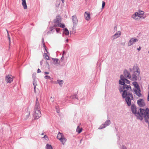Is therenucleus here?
<instances>
[{"label":"nucleus","mask_w":149,"mask_h":149,"mask_svg":"<svg viewBox=\"0 0 149 149\" xmlns=\"http://www.w3.org/2000/svg\"><path fill=\"white\" fill-rule=\"evenodd\" d=\"M119 89L120 92L122 94L123 99L125 98V101L128 106H130L131 105V100L134 99L132 94L130 92L132 91V88L130 85H127L119 86Z\"/></svg>","instance_id":"nucleus-1"},{"label":"nucleus","mask_w":149,"mask_h":149,"mask_svg":"<svg viewBox=\"0 0 149 149\" xmlns=\"http://www.w3.org/2000/svg\"><path fill=\"white\" fill-rule=\"evenodd\" d=\"M131 111L136 118L142 120L143 118H144L145 121L148 122L149 119V109L147 108L146 110L140 108L137 110L136 106L134 104H132L131 106Z\"/></svg>","instance_id":"nucleus-2"},{"label":"nucleus","mask_w":149,"mask_h":149,"mask_svg":"<svg viewBox=\"0 0 149 149\" xmlns=\"http://www.w3.org/2000/svg\"><path fill=\"white\" fill-rule=\"evenodd\" d=\"M40 107L39 102L38 101V98H36V104L35 106L34 116L36 119H38L40 117L41 114L40 111Z\"/></svg>","instance_id":"nucleus-3"},{"label":"nucleus","mask_w":149,"mask_h":149,"mask_svg":"<svg viewBox=\"0 0 149 149\" xmlns=\"http://www.w3.org/2000/svg\"><path fill=\"white\" fill-rule=\"evenodd\" d=\"M132 84L136 88V89H133L132 91L134 92V93L139 97H142V95L140 93L141 90L140 87L137 82L136 81H134L132 82Z\"/></svg>","instance_id":"nucleus-4"},{"label":"nucleus","mask_w":149,"mask_h":149,"mask_svg":"<svg viewBox=\"0 0 149 149\" xmlns=\"http://www.w3.org/2000/svg\"><path fill=\"white\" fill-rule=\"evenodd\" d=\"M134 72L131 76V79L132 81H136L137 80L138 77L140 74L139 68L136 66H134L133 67Z\"/></svg>","instance_id":"nucleus-5"},{"label":"nucleus","mask_w":149,"mask_h":149,"mask_svg":"<svg viewBox=\"0 0 149 149\" xmlns=\"http://www.w3.org/2000/svg\"><path fill=\"white\" fill-rule=\"evenodd\" d=\"M120 79L119 80V84L121 85H126L125 83L127 84H129L130 83V81L125 78L123 75L120 76Z\"/></svg>","instance_id":"nucleus-6"},{"label":"nucleus","mask_w":149,"mask_h":149,"mask_svg":"<svg viewBox=\"0 0 149 149\" xmlns=\"http://www.w3.org/2000/svg\"><path fill=\"white\" fill-rule=\"evenodd\" d=\"M111 123V121L110 120H106L103 124H102L98 128L99 130H101L105 128L107 126L109 125Z\"/></svg>","instance_id":"nucleus-7"},{"label":"nucleus","mask_w":149,"mask_h":149,"mask_svg":"<svg viewBox=\"0 0 149 149\" xmlns=\"http://www.w3.org/2000/svg\"><path fill=\"white\" fill-rule=\"evenodd\" d=\"M137 103L141 107H143L146 105L144 100L143 99H140L137 101Z\"/></svg>","instance_id":"nucleus-8"},{"label":"nucleus","mask_w":149,"mask_h":149,"mask_svg":"<svg viewBox=\"0 0 149 149\" xmlns=\"http://www.w3.org/2000/svg\"><path fill=\"white\" fill-rule=\"evenodd\" d=\"M138 40L136 38H131L128 43V46H130L132 45L134 42H137Z\"/></svg>","instance_id":"nucleus-9"},{"label":"nucleus","mask_w":149,"mask_h":149,"mask_svg":"<svg viewBox=\"0 0 149 149\" xmlns=\"http://www.w3.org/2000/svg\"><path fill=\"white\" fill-rule=\"evenodd\" d=\"M123 73L124 76L126 78L129 79H130L131 78V76L130 74L127 70H124Z\"/></svg>","instance_id":"nucleus-10"},{"label":"nucleus","mask_w":149,"mask_h":149,"mask_svg":"<svg viewBox=\"0 0 149 149\" xmlns=\"http://www.w3.org/2000/svg\"><path fill=\"white\" fill-rule=\"evenodd\" d=\"M72 22L74 25H76L78 22V19L76 15H73L72 17Z\"/></svg>","instance_id":"nucleus-11"},{"label":"nucleus","mask_w":149,"mask_h":149,"mask_svg":"<svg viewBox=\"0 0 149 149\" xmlns=\"http://www.w3.org/2000/svg\"><path fill=\"white\" fill-rule=\"evenodd\" d=\"M121 34V32L120 31H118L117 32H116L114 35L112 36L111 38L113 40L116 38L119 37Z\"/></svg>","instance_id":"nucleus-12"},{"label":"nucleus","mask_w":149,"mask_h":149,"mask_svg":"<svg viewBox=\"0 0 149 149\" xmlns=\"http://www.w3.org/2000/svg\"><path fill=\"white\" fill-rule=\"evenodd\" d=\"M5 80L6 82L7 83H11L13 81V78L11 77L9 75L7 76L5 78Z\"/></svg>","instance_id":"nucleus-13"},{"label":"nucleus","mask_w":149,"mask_h":149,"mask_svg":"<svg viewBox=\"0 0 149 149\" xmlns=\"http://www.w3.org/2000/svg\"><path fill=\"white\" fill-rule=\"evenodd\" d=\"M84 16L85 17V19L87 21H88L90 19V13L88 12H85V13Z\"/></svg>","instance_id":"nucleus-14"},{"label":"nucleus","mask_w":149,"mask_h":149,"mask_svg":"<svg viewBox=\"0 0 149 149\" xmlns=\"http://www.w3.org/2000/svg\"><path fill=\"white\" fill-rule=\"evenodd\" d=\"M52 59L54 62V65H58L59 64L60 61L58 59L52 58Z\"/></svg>","instance_id":"nucleus-15"},{"label":"nucleus","mask_w":149,"mask_h":149,"mask_svg":"<svg viewBox=\"0 0 149 149\" xmlns=\"http://www.w3.org/2000/svg\"><path fill=\"white\" fill-rule=\"evenodd\" d=\"M61 21V18L59 16L56 17V19L54 20V23H60Z\"/></svg>","instance_id":"nucleus-16"},{"label":"nucleus","mask_w":149,"mask_h":149,"mask_svg":"<svg viewBox=\"0 0 149 149\" xmlns=\"http://www.w3.org/2000/svg\"><path fill=\"white\" fill-rule=\"evenodd\" d=\"M138 13L136 12L134 14H133L132 16V18L135 19L136 20H139L137 15H138Z\"/></svg>","instance_id":"nucleus-17"},{"label":"nucleus","mask_w":149,"mask_h":149,"mask_svg":"<svg viewBox=\"0 0 149 149\" xmlns=\"http://www.w3.org/2000/svg\"><path fill=\"white\" fill-rule=\"evenodd\" d=\"M22 5L24 9H26L27 8V6L26 5V0H22Z\"/></svg>","instance_id":"nucleus-18"},{"label":"nucleus","mask_w":149,"mask_h":149,"mask_svg":"<svg viewBox=\"0 0 149 149\" xmlns=\"http://www.w3.org/2000/svg\"><path fill=\"white\" fill-rule=\"evenodd\" d=\"M33 84L34 86V91L35 93H36V86L37 85V84L36 81V79L35 78H34L33 80Z\"/></svg>","instance_id":"nucleus-19"},{"label":"nucleus","mask_w":149,"mask_h":149,"mask_svg":"<svg viewBox=\"0 0 149 149\" xmlns=\"http://www.w3.org/2000/svg\"><path fill=\"white\" fill-rule=\"evenodd\" d=\"M66 139L64 137V136L61 138L60 141L63 144H64L66 141Z\"/></svg>","instance_id":"nucleus-20"},{"label":"nucleus","mask_w":149,"mask_h":149,"mask_svg":"<svg viewBox=\"0 0 149 149\" xmlns=\"http://www.w3.org/2000/svg\"><path fill=\"white\" fill-rule=\"evenodd\" d=\"M64 30L63 33H64L65 35H69V32L68 29L67 28H65Z\"/></svg>","instance_id":"nucleus-21"},{"label":"nucleus","mask_w":149,"mask_h":149,"mask_svg":"<svg viewBox=\"0 0 149 149\" xmlns=\"http://www.w3.org/2000/svg\"><path fill=\"white\" fill-rule=\"evenodd\" d=\"M63 136H64L62 134V133H61L59 132L57 136V137L58 139L60 140L61 138L63 137Z\"/></svg>","instance_id":"nucleus-22"},{"label":"nucleus","mask_w":149,"mask_h":149,"mask_svg":"<svg viewBox=\"0 0 149 149\" xmlns=\"http://www.w3.org/2000/svg\"><path fill=\"white\" fill-rule=\"evenodd\" d=\"M82 128H79V126H78L77 129L76 131L78 133H81L82 131Z\"/></svg>","instance_id":"nucleus-23"},{"label":"nucleus","mask_w":149,"mask_h":149,"mask_svg":"<svg viewBox=\"0 0 149 149\" xmlns=\"http://www.w3.org/2000/svg\"><path fill=\"white\" fill-rule=\"evenodd\" d=\"M46 149H53L52 146L50 145L47 144L46 146Z\"/></svg>","instance_id":"nucleus-24"},{"label":"nucleus","mask_w":149,"mask_h":149,"mask_svg":"<svg viewBox=\"0 0 149 149\" xmlns=\"http://www.w3.org/2000/svg\"><path fill=\"white\" fill-rule=\"evenodd\" d=\"M57 81L58 83L59 84L60 86H61L62 85V84L63 83V80H57Z\"/></svg>","instance_id":"nucleus-25"},{"label":"nucleus","mask_w":149,"mask_h":149,"mask_svg":"<svg viewBox=\"0 0 149 149\" xmlns=\"http://www.w3.org/2000/svg\"><path fill=\"white\" fill-rule=\"evenodd\" d=\"M42 44H43V46L44 47L45 49V50L46 51V52H47V49L46 48V46H45V42H44V39L42 38Z\"/></svg>","instance_id":"nucleus-26"},{"label":"nucleus","mask_w":149,"mask_h":149,"mask_svg":"<svg viewBox=\"0 0 149 149\" xmlns=\"http://www.w3.org/2000/svg\"><path fill=\"white\" fill-rule=\"evenodd\" d=\"M58 26L62 28H64L65 27V25L64 24H61V23H58Z\"/></svg>","instance_id":"nucleus-27"},{"label":"nucleus","mask_w":149,"mask_h":149,"mask_svg":"<svg viewBox=\"0 0 149 149\" xmlns=\"http://www.w3.org/2000/svg\"><path fill=\"white\" fill-rule=\"evenodd\" d=\"M60 4V1H56V7H58Z\"/></svg>","instance_id":"nucleus-28"},{"label":"nucleus","mask_w":149,"mask_h":149,"mask_svg":"<svg viewBox=\"0 0 149 149\" xmlns=\"http://www.w3.org/2000/svg\"><path fill=\"white\" fill-rule=\"evenodd\" d=\"M44 56H45V58L46 60H49V57L48 56V55H47V54L46 53H44Z\"/></svg>","instance_id":"nucleus-29"},{"label":"nucleus","mask_w":149,"mask_h":149,"mask_svg":"<svg viewBox=\"0 0 149 149\" xmlns=\"http://www.w3.org/2000/svg\"><path fill=\"white\" fill-rule=\"evenodd\" d=\"M77 94H74V95H72V96H71V97L72 99H74V98H76L77 99L78 98H77Z\"/></svg>","instance_id":"nucleus-30"},{"label":"nucleus","mask_w":149,"mask_h":149,"mask_svg":"<svg viewBox=\"0 0 149 149\" xmlns=\"http://www.w3.org/2000/svg\"><path fill=\"white\" fill-rule=\"evenodd\" d=\"M138 15H137L138 16V18H139V17H140V18H144V17H143L142 16V14H140V13H138Z\"/></svg>","instance_id":"nucleus-31"},{"label":"nucleus","mask_w":149,"mask_h":149,"mask_svg":"<svg viewBox=\"0 0 149 149\" xmlns=\"http://www.w3.org/2000/svg\"><path fill=\"white\" fill-rule=\"evenodd\" d=\"M139 13H140V14H142L143 15L144 14V12L143 11H141V10H139Z\"/></svg>","instance_id":"nucleus-32"},{"label":"nucleus","mask_w":149,"mask_h":149,"mask_svg":"<svg viewBox=\"0 0 149 149\" xmlns=\"http://www.w3.org/2000/svg\"><path fill=\"white\" fill-rule=\"evenodd\" d=\"M105 2L104 1H102V8H103L105 6Z\"/></svg>","instance_id":"nucleus-33"},{"label":"nucleus","mask_w":149,"mask_h":149,"mask_svg":"<svg viewBox=\"0 0 149 149\" xmlns=\"http://www.w3.org/2000/svg\"><path fill=\"white\" fill-rule=\"evenodd\" d=\"M121 149H127V148L125 145H123Z\"/></svg>","instance_id":"nucleus-34"},{"label":"nucleus","mask_w":149,"mask_h":149,"mask_svg":"<svg viewBox=\"0 0 149 149\" xmlns=\"http://www.w3.org/2000/svg\"><path fill=\"white\" fill-rule=\"evenodd\" d=\"M45 79H50L51 77L50 76L48 75H46L45 77Z\"/></svg>","instance_id":"nucleus-35"},{"label":"nucleus","mask_w":149,"mask_h":149,"mask_svg":"<svg viewBox=\"0 0 149 149\" xmlns=\"http://www.w3.org/2000/svg\"><path fill=\"white\" fill-rule=\"evenodd\" d=\"M60 29L59 28H56V31L57 33H58L59 32V31H60Z\"/></svg>","instance_id":"nucleus-36"},{"label":"nucleus","mask_w":149,"mask_h":149,"mask_svg":"<svg viewBox=\"0 0 149 149\" xmlns=\"http://www.w3.org/2000/svg\"><path fill=\"white\" fill-rule=\"evenodd\" d=\"M56 24H55L54 25L53 27H56L57 26H58V23H56Z\"/></svg>","instance_id":"nucleus-37"},{"label":"nucleus","mask_w":149,"mask_h":149,"mask_svg":"<svg viewBox=\"0 0 149 149\" xmlns=\"http://www.w3.org/2000/svg\"><path fill=\"white\" fill-rule=\"evenodd\" d=\"M64 51L63 52V53L62 56V57L61 58V60H63V59L64 57H63V55H64Z\"/></svg>","instance_id":"nucleus-38"},{"label":"nucleus","mask_w":149,"mask_h":149,"mask_svg":"<svg viewBox=\"0 0 149 149\" xmlns=\"http://www.w3.org/2000/svg\"><path fill=\"white\" fill-rule=\"evenodd\" d=\"M41 70L39 69H38L37 70V72L38 73H40L41 72Z\"/></svg>","instance_id":"nucleus-39"},{"label":"nucleus","mask_w":149,"mask_h":149,"mask_svg":"<svg viewBox=\"0 0 149 149\" xmlns=\"http://www.w3.org/2000/svg\"><path fill=\"white\" fill-rule=\"evenodd\" d=\"M8 39L9 41V45H10V38L9 37Z\"/></svg>","instance_id":"nucleus-40"},{"label":"nucleus","mask_w":149,"mask_h":149,"mask_svg":"<svg viewBox=\"0 0 149 149\" xmlns=\"http://www.w3.org/2000/svg\"><path fill=\"white\" fill-rule=\"evenodd\" d=\"M43 138H45V139H46V138H48V137L46 135H45L44 136Z\"/></svg>","instance_id":"nucleus-41"},{"label":"nucleus","mask_w":149,"mask_h":149,"mask_svg":"<svg viewBox=\"0 0 149 149\" xmlns=\"http://www.w3.org/2000/svg\"><path fill=\"white\" fill-rule=\"evenodd\" d=\"M44 73L45 74H49V72H45Z\"/></svg>","instance_id":"nucleus-42"},{"label":"nucleus","mask_w":149,"mask_h":149,"mask_svg":"<svg viewBox=\"0 0 149 149\" xmlns=\"http://www.w3.org/2000/svg\"><path fill=\"white\" fill-rule=\"evenodd\" d=\"M7 32H8V31L7 30ZM7 37H8V38H9V37H10L9 35V33H8V32Z\"/></svg>","instance_id":"nucleus-43"},{"label":"nucleus","mask_w":149,"mask_h":149,"mask_svg":"<svg viewBox=\"0 0 149 149\" xmlns=\"http://www.w3.org/2000/svg\"><path fill=\"white\" fill-rule=\"evenodd\" d=\"M141 47H139L137 49L138 51H140L141 50Z\"/></svg>","instance_id":"nucleus-44"},{"label":"nucleus","mask_w":149,"mask_h":149,"mask_svg":"<svg viewBox=\"0 0 149 149\" xmlns=\"http://www.w3.org/2000/svg\"><path fill=\"white\" fill-rule=\"evenodd\" d=\"M42 61H42H42H40V65H42Z\"/></svg>","instance_id":"nucleus-45"},{"label":"nucleus","mask_w":149,"mask_h":149,"mask_svg":"<svg viewBox=\"0 0 149 149\" xmlns=\"http://www.w3.org/2000/svg\"><path fill=\"white\" fill-rule=\"evenodd\" d=\"M148 101H149V94L148 95Z\"/></svg>","instance_id":"nucleus-46"},{"label":"nucleus","mask_w":149,"mask_h":149,"mask_svg":"<svg viewBox=\"0 0 149 149\" xmlns=\"http://www.w3.org/2000/svg\"><path fill=\"white\" fill-rule=\"evenodd\" d=\"M62 2V3H64V1H65V0H61Z\"/></svg>","instance_id":"nucleus-47"},{"label":"nucleus","mask_w":149,"mask_h":149,"mask_svg":"<svg viewBox=\"0 0 149 149\" xmlns=\"http://www.w3.org/2000/svg\"><path fill=\"white\" fill-rule=\"evenodd\" d=\"M56 111L58 113H59V110H57Z\"/></svg>","instance_id":"nucleus-48"},{"label":"nucleus","mask_w":149,"mask_h":149,"mask_svg":"<svg viewBox=\"0 0 149 149\" xmlns=\"http://www.w3.org/2000/svg\"><path fill=\"white\" fill-rule=\"evenodd\" d=\"M66 41L67 42H68V39H67Z\"/></svg>","instance_id":"nucleus-49"},{"label":"nucleus","mask_w":149,"mask_h":149,"mask_svg":"<svg viewBox=\"0 0 149 149\" xmlns=\"http://www.w3.org/2000/svg\"><path fill=\"white\" fill-rule=\"evenodd\" d=\"M130 71H131V70H132V69L131 68H130Z\"/></svg>","instance_id":"nucleus-50"},{"label":"nucleus","mask_w":149,"mask_h":149,"mask_svg":"<svg viewBox=\"0 0 149 149\" xmlns=\"http://www.w3.org/2000/svg\"><path fill=\"white\" fill-rule=\"evenodd\" d=\"M148 89H149V85H148Z\"/></svg>","instance_id":"nucleus-51"},{"label":"nucleus","mask_w":149,"mask_h":149,"mask_svg":"<svg viewBox=\"0 0 149 149\" xmlns=\"http://www.w3.org/2000/svg\"><path fill=\"white\" fill-rule=\"evenodd\" d=\"M116 27H114V29H115Z\"/></svg>","instance_id":"nucleus-52"},{"label":"nucleus","mask_w":149,"mask_h":149,"mask_svg":"<svg viewBox=\"0 0 149 149\" xmlns=\"http://www.w3.org/2000/svg\"><path fill=\"white\" fill-rule=\"evenodd\" d=\"M43 133L42 134V135H43Z\"/></svg>","instance_id":"nucleus-53"},{"label":"nucleus","mask_w":149,"mask_h":149,"mask_svg":"<svg viewBox=\"0 0 149 149\" xmlns=\"http://www.w3.org/2000/svg\"><path fill=\"white\" fill-rule=\"evenodd\" d=\"M148 53H149V51H148Z\"/></svg>","instance_id":"nucleus-54"}]
</instances>
